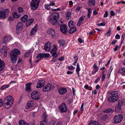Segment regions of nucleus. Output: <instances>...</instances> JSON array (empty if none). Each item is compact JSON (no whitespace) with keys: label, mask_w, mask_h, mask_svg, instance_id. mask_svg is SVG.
Segmentation results:
<instances>
[{"label":"nucleus","mask_w":125,"mask_h":125,"mask_svg":"<svg viewBox=\"0 0 125 125\" xmlns=\"http://www.w3.org/2000/svg\"><path fill=\"white\" fill-rule=\"evenodd\" d=\"M20 53V51L17 49H14L12 50L10 54V59L12 63L16 62L17 56Z\"/></svg>","instance_id":"1"},{"label":"nucleus","mask_w":125,"mask_h":125,"mask_svg":"<svg viewBox=\"0 0 125 125\" xmlns=\"http://www.w3.org/2000/svg\"><path fill=\"white\" fill-rule=\"evenodd\" d=\"M59 17V14L57 13H53L50 15V21L53 25H55L57 21V20Z\"/></svg>","instance_id":"2"},{"label":"nucleus","mask_w":125,"mask_h":125,"mask_svg":"<svg viewBox=\"0 0 125 125\" xmlns=\"http://www.w3.org/2000/svg\"><path fill=\"white\" fill-rule=\"evenodd\" d=\"M123 119V115L119 114L118 115H116L114 117L113 120V122L114 124H117L121 122Z\"/></svg>","instance_id":"3"},{"label":"nucleus","mask_w":125,"mask_h":125,"mask_svg":"<svg viewBox=\"0 0 125 125\" xmlns=\"http://www.w3.org/2000/svg\"><path fill=\"white\" fill-rule=\"evenodd\" d=\"M40 0H32L31 7L33 10H36L38 8Z\"/></svg>","instance_id":"4"},{"label":"nucleus","mask_w":125,"mask_h":125,"mask_svg":"<svg viewBox=\"0 0 125 125\" xmlns=\"http://www.w3.org/2000/svg\"><path fill=\"white\" fill-rule=\"evenodd\" d=\"M123 102L119 100L118 101V104L115 106V111L116 113H120L122 111L121 106L122 105Z\"/></svg>","instance_id":"5"},{"label":"nucleus","mask_w":125,"mask_h":125,"mask_svg":"<svg viewBox=\"0 0 125 125\" xmlns=\"http://www.w3.org/2000/svg\"><path fill=\"white\" fill-rule=\"evenodd\" d=\"M60 31L64 34H66L68 31L67 27L65 24L61 25L60 26Z\"/></svg>","instance_id":"6"},{"label":"nucleus","mask_w":125,"mask_h":125,"mask_svg":"<svg viewBox=\"0 0 125 125\" xmlns=\"http://www.w3.org/2000/svg\"><path fill=\"white\" fill-rule=\"evenodd\" d=\"M47 33L49 34L50 37L52 38H53L55 36L56 33L55 31L52 28L49 29L47 31Z\"/></svg>","instance_id":"7"},{"label":"nucleus","mask_w":125,"mask_h":125,"mask_svg":"<svg viewBox=\"0 0 125 125\" xmlns=\"http://www.w3.org/2000/svg\"><path fill=\"white\" fill-rule=\"evenodd\" d=\"M118 96L116 95L115 96H111L108 99V101L110 102L114 103L118 99Z\"/></svg>","instance_id":"8"},{"label":"nucleus","mask_w":125,"mask_h":125,"mask_svg":"<svg viewBox=\"0 0 125 125\" xmlns=\"http://www.w3.org/2000/svg\"><path fill=\"white\" fill-rule=\"evenodd\" d=\"M4 46L0 49V51L2 54L4 53V57H5L7 55L8 51L7 45Z\"/></svg>","instance_id":"9"},{"label":"nucleus","mask_w":125,"mask_h":125,"mask_svg":"<svg viewBox=\"0 0 125 125\" xmlns=\"http://www.w3.org/2000/svg\"><path fill=\"white\" fill-rule=\"evenodd\" d=\"M39 93L37 91H34L31 94L32 98L35 100H38L39 98Z\"/></svg>","instance_id":"10"},{"label":"nucleus","mask_w":125,"mask_h":125,"mask_svg":"<svg viewBox=\"0 0 125 125\" xmlns=\"http://www.w3.org/2000/svg\"><path fill=\"white\" fill-rule=\"evenodd\" d=\"M23 28V25L22 22H20L18 23L16 26V32L17 33H19L21 31Z\"/></svg>","instance_id":"11"},{"label":"nucleus","mask_w":125,"mask_h":125,"mask_svg":"<svg viewBox=\"0 0 125 125\" xmlns=\"http://www.w3.org/2000/svg\"><path fill=\"white\" fill-rule=\"evenodd\" d=\"M7 10H4L0 11V18L2 19H5L6 17V15L7 14V12H6Z\"/></svg>","instance_id":"12"},{"label":"nucleus","mask_w":125,"mask_h":125,"mask_svg":"<svg viewBox=\"0 0 125 125\" xmlns=\"http://www.w3.org/2000/svg\"><path fill=\"white\" fill-rule=\"evenodd\" d=\"M49 56V54L48 53H40L37 55L36 57L37 58H40V59H41L42 57H48Z\"/></svg>","instance_id":"13"},{"label":"nucleus","mask_w":125,"mask_h":125,"mask_svg":"<svg viewBox=\"0 0 125 125\" xmlns=\"http://www.w3.org/2000/svg\"><path fill=\"white\" fill-rule=\"evenodd\" d=\"M59 109L60 111L62 113L65 112L67 110L65 104L64 103L62 104L61 105L59 106Z\"/></svg>","instance_id":"14"},{"label":"nucleus","mask_w":125,"mask_h":125,"mask_svg":"<svg viewBox=\"0 0 125 125\" xmlns=\"http://www.w3.org/2000/svg\"><path fill=\"white\" fill-rule=\"evenodd\" d=\"M51 84L48 83L45 86L43 87L42 89V91L43 92L48 91L50 90L51 89Z\"/></svg>","instance_id":"15"},{"label":"nucleus","mask_w":125,"mask_h":125,"mask_svg":"<svg viewBox=\"0 0 125 125\" xmlns=\"http://www.w3.org/2000/svg\"><path fill=\"white\" fill-rule=\"evenodd\" d=\"M50 43L48 42L45 43L44 46V49L46 52H49L51 49L50 47Z\"/></svg>","instance_id":"16"},{"label":"nucleus","mask_w":125,"mask_h":125,"mask_svg":"<svg viewBox=\"0 0 125 125\" xmlns=\"http://www.w3.org/2000/svg\"><path fill=\"white\" fill-rule=\"evenodd\" d=\"M44 82L43 80H38L37 82L36 88H38L42 87L44 85Z\"/></svg>","instance_id":"17"},{"label":"nucleus","mask_w":125,"mask_h":125,"mask_svg":"<svg viewBox=\"0 0 125 125\" xmlns=\"http://www.w3.org/2000/svg\"><path fill=\"white\" fill-rule=\"evenodd\" d=\"M34 106V102L31 101H29L26 104L25 108L27 109H28L30 107Z\"/></svg>","instance_id":"18"},{"label":"nucleus","mask_w":125,"mask_h":125,"mask_svg":"<svg viewBox=\"0 0 125 125\" xmlns=\"http://www.w3.org/2000/svg\"><path fill=\"white\" fill-rule=\"evenodd\" d=\"M58 91L60 94H63L66 93V89L65 88L62 87L59 89Z\"/></svg>","instance_id":"19"},{"label":"nucleus","mask_w":125,"mask_h":125,"mask_svg":"<svg viewBox=\"0 0 125 125\" xmlns=\"http://www.w3.org/2000/svg\"><path fill=\"white\" fill-rule=\"evenodd\" d=\"M118 73H121L123 76L125 75V68L123 67L119 69Z\"/></svg>","instance_id":"20"},{"label":"nucleus","mask_w":125,"mask_h":125,"mask_svg":"<svg viewBox=\"0 0 125 125\" xmlns=\"http://www.w3.org/2000/svg\"><path fill=\"white\" fill-rule=\"evenodd\" d=\"M31 83H27L26 85V91L29 92L31 91V89L30 88V85Z\"/></svg>","instance_id":"21"},{"label":"nucleus","mask_w":125,"mask_h":125,"mask_svg":"<svg viewBox=\"0 0 125 125\" xmlns=\"http://www.w3.org/2000/svg\"><path fill=\"white\" fill-rule=\"evenodd\" d=\"M88 4L89 5L91 6H94L95 5V0H89Z\"/></svg>","instance_id":"22"},{"label":"nucleus","mask_w":125,"mask_h":125,"mask_svg":"<svg viewBox=\"0 0 125 125\" xmlns=\"http://www.w3.org/2000/svg\"><path fill=\"white\" fill-rule=\"evenodd\" d=\"M19 125H29V123L22 120H20L19 121Z\"/></svg>","instance_id":"23"},{"label":"nucleus","mask_w":125,"mask_h":125,"mask_svg":"<svg viewBox=\"0 0 125 125\" xmlns=\"http://www.w3.org/2000/svg\"><path fill=\"white\" fill-rule=\"evenodd\" d=\"M4 63L3 61L0 58V71L2 70L4 68Z\"/></svg>","instance_id":"24"},{"label":"nucleus","mask_w":125,"mask_h":125,"mask_svg":"<svg viewBox=\"0 0 125 125\" xmlns=\"http://www.w3.org/2000/svg\"><path fill=\"white\" fill-rule=\"evenodd\" d=\"M34 20L33 19H31L30 20H28L26 22V26L28 27L29 25L31 24L33 22Z\"/></svg>","instance_id":"25"},{"label":"nucleus","mask_w":125,"mask_h":125,"mask_svg":"<svg viewBox=\"0 0 125 125\" xmlns=\"http://www.w3.org/2000/svg\"><path fill=\"white\" fill-rule=\"evenodd\" d=\"M8 96H7L5 98L4 100V104L5 107L6 109L8 108L7 105H8Z\"/></svg>","instance_id":"26"},{"label":"nucleus","mask_w":125,"mask_h":125,"mask_svg":"<svg viewBox=\"0 0 125 125\" xmlns=\"http://www.w3.org/2000/svg\"><path fill=\"white\" fill-rule=\"evenodd\" d=\"M28 15H25L21 18V20L23 22H25L26 21L28 18Z\"/></svg>","instance_id":"27"},{"label":"nucleus","mask_w":125,"mask_h":125,"mask_svg":"<svg viewBox=\"0 0 125 125\" xmlns=\"http://www.w3.org/2000/svg\"><path fill=\"white\" fill-rule=\"evenodd\" d=\"M104 112L107 113H112L113 112H114V110L111 109H108L104 110Z\"/></svg>","instance_id":"28"},{"label":"nucleus","mask_w":125,"mask_h":125,"mask_svg":"<svg viewBox=\"0 0 125 125\" xmlns=\"http://www.w3.org/2000/svg\"><path fill=\"white\" fill-rule=\"evenodd\" d=\"M99 124L94 121H90L88 125H98Z\"/></svg>","instance_id":"29"},{"label":"nucleus","mask_w":125,"mask_h":125,"mask_svg":"<svg viewBox=\"0 0 125 125\" xmlns=\"http://www.w3.org/2000/svg\"><path fill=\"white\" fill-rule=\"evenodd\" d=\"M76 31V28L75 27H73L71 28L69 30V32L71 34L73 33L74 31Z\"/></svg>","instance_id":"30"},{"label":"nucleus","mask_w":125,"mask_h":125,"mask_svg":"<svg viewBox=\"0 0 125 125\" xmlns=\"http://www.w3.org/2000/svg\"><path fill=\"white\" fill-rule=\"evenodd\" d=\"M12 16L14 18H17L20 17L21 15L20 14L18 15L16 12H14L12 13Z\"/></svg>","instance_id":"31"},{"label":"nucleus","mask_w":125,"mask_h":125,"mask_svg":"<svg viewBox=\"0 0 125 125\" xmlns=\"http://www.w3.org/2000/svg\"><path fill=\"white\" fill-rule=\"evenodd\" d=\"M59 43L60 45H62V46H63L65 44V41L62 40H60L59 41Z\"/></svg>","instance_id":"32"},{"label":"nucleus","mask_w":125,"mask_h":125,"mask_svg":"<svg viewBox=\"0 0 125 125\" xmlns=\"http://www.w3.org/2000/svg\"><path fill=\"white\" fill-rule=\"evenodd\" d=\"M37 31L36 28L33 29L31 31L30 34L31 35H33L34 33L36 32Z\"/></svg>","instance_id":"33"},{"label":"nucleus","mask_w":125,"mask_h":125,"mask_svg":"<svg viewBox=\"0 0 125 125\" xmlns=\"http://www.w3.org/2000/svg\"><path fill=\"white\" fill-rule=\"evenodd\" d=\"M74 25V22L72 21H70L68 23V26L70 28L72 27L73 25Z\"/></svg>","instance_id":"34"},{"label":"nucleus","mask_w":125,"mask_h":125,"mask_svg":"<svg viewBox=\"0 0 125 125\" xmlns=\"http://www.w3.org/2000/svg\"><path fill=\"white\" fill-rule=\"evenodd\" d=\"M57 50V47L56 45H53V48L52 49L51 51L50 52V53H52L55 51H56Z\"/></svg>","instance_id":"35"},{"label":"nucleus","mask_w":125,"mask_h":125,"mask_svg":"<svg viewBox=\"0 0 125 125\" xmlns=\"http://www.w3.org/2000/svg\"><path fill=\"white\" fill-rule=\"evenodd\" d=\"M46 117V113L45 112L42 115V117L43 118V120H44V121H46L47 119Z\"/></svg>","instance_id":"36"},{"label":"nucleus","mask_w":125,"mask_h":125,"mask_svg":"<svg viewBox=\"0 0 125 125\" xmlns=\"http://www.w3.org/2000/svg\"><path fill=\"white\" fill-rule=\"evenodd\" d=\"M84 18L85 16L84 15L83 16L80 18L79 20L78 21L82 23L83 21Z\"/></svg>","instance_id":"37"},{"label":"nucleus","mask_w":125,"mask_h":125,"mask_svg":"<svg viewBox=\"0 0 125 125\" xmlns=\"http://www.w3.org/2000/svg\"><path fill=\"white\" fill-rule=\"evenodd\" d=\"M11 100L14 101L13 98L11 96H8V104H9V101H11Z\"/></svg>","instance_id":"38"},{"label":"nucleus","mask_w":125,"mask_h":125,"mask_svg":"<svg viewBox=\"0 0 125 125\" xmlns=\"http://www.w3.org/2000/svg\"><path fill=\"white\" fill-rule=\"evenodd\" d=\"M118 93V92L117 91H114L111 93V94L112 96H115V95H117V94Z\"/></svg>","instance_id":"39"},{"label":"nucleus","mask_w":125,"mask_h":125,"mask_svg":"<svg viewBox=\"0 0 125 125\" xmlns=\"http://www.w3.org/2000/svg\"><path fill=\"white\" fill-rule=\"evenodd\" d=\"M14 101H12L11 100V101H9V104L8 105H9V107H8V108L11 106L13 104Z\"/></svg>","instance_id":"40"},{"label":"nucleus","mask_w":125,"mask_h":125,"mask_svg":"<svg viewBox=\"0 0 125 125\" xmlns=\"http://www.w3.org/2000/svg\"><path fill=\"white\" fill-rule=\"evenodd\" d=\"M45 8L46 9L49 10L50 9L51 7H50V6L49 4H48L45 5Z\"/></svg>","instance_id":"41"},{"label":"nucleus","mask_w":125,"mask_h":125,"mask_svg":"<svg viewBox=\"0 0 125 125\" xmlns=\"http://www.w3.org/2000/svg\"><path fill=\"white\" fill-rule=\"evenodd\" d=\"M30 53V51H28L26 52L24 54V56L25 57H28Z\"/></svg>","instance_id":"42"},{"label":"nucleus","mask_w":125,"mask_h":125,"mask_svg":"<svg viewBox=\"0 0 125 125\" xmlns=\"http://www.w3.org/2000/svg\"><path fill=\"white\" fill-rule=\"evenodd\" d=\"M71 13L68 11L67 12L66 15V18H69L71 16Z\"/></svg>","instance_id":"43"},{"label":"nucleus","mask_w":125,"mask_h":125,"mask_svg":"<svg viewBox=\"0 0 125 125\" xmlns=\"http://www.w3.org/2000/svg\"><path fill=\"white\" fill-rule=\"evenodd\" d=\"M52 55L54 58H55L58 56V55L55 52H52Z\"/></svg>","instance_id":"44"},{"label":"nucleus","mask_w":125,"mask_h":125,"mask_svg":"<svg viewBox=\"0 0 125 125\" xmlns=\"http://www.w3.org/2000/svg\"><path fill=\"white\" fill-rule=\"evenodd\" d=\"M8 87V86L7 85H4L3 86H2L1 87L0 89L2 90H3L4 89H5L6 88H7Z\"/></svg>","instance_id":"45"},{"label":"nucleus","mask_w":125,"mask_h":125,"mask_svg":"<svg viewBox=\"0 0 125 125\" xmlns=\"http://www.w3.org/2000/svg\"><path fill=\"white\" fill-rule=\"evenodd\" d=\"M108 116L107 115H104L103 116V119L104 120H105L106 119L108 118Z\"/></svg>","instance_id":"46"},{"label":"nucleus","mask_w":125,"mask_h":125,"mask_svg":"<svg viewBox=\"0 0 125 125\" xmlns=\"http://www.w3.org/2000/svg\"><path fill=\"white\" fill-rule=\"evenodd\" d=\"M80 70L79 65L78 64H77V68L76 69V72H79Z\"/></svg>","instance_id":"47"},{"label":"nucleus","mask_w":125,"mask_h":125,"mask_svg":"<svg viewBox=\"0 0 125 125\" xmlns=\"http://www.w3.org/2000/svg\"><path fill=\"white\" fill-rule=\"evenodd\" d=\"M46 121H42L40 123V125H46Z\"/></svg>","instance_id":"48"},{"label":"nucleus","mask_w":125,"mask_h":125,"mask_svg":"<svg viewBox=\"0 0 125 125\" xmlns=\"http://www.w3.org/2000/svg\"><path fill=\"white\" fill-rule=\"evenodd\" d=\"M105 25V23L104 22H102L100 23V24H97V25L98 26H104Z\"/></svg>","instance_id":"49"},{"label":"nucleus","mask_w":125,"mask_h":125,"mask_svg":"<svg viewBox=\"0 0 125 125\" xmlns=\"http://www.w3.org/2000/svg\"><path fill=\"white\" fill-rule=\"evenodd\" d=\"M49 5L50 6H53L55 5V3L54 2L51 1L50 2L49 4Z\"/></svg>","instance_id":"50"},{"label":"nucleus","mask_w":125,"mask_h":125,"mask_svg":"<svg viewBox=\"0 0 125 125\" xmlns=\"http://www.w3.org/2000/svg\"><path fill=\"white\" fill-rule=\"evenodd\" d=\"M8 39V38L7 37H4L3 39V40L4 41L3 42V43H5L6 42V41H7V40Z\"/></svg>","instance_id":"51"},{"label":"nucleus","mask_w":125,"mask_h":125,"mask_svg":"<svg viewBox=\"0 0 125 125\" xmlns=\"http://www.w3.org/2000/svg\"><path fill=\"white\" fill-rule=\"evenodd\" d=\"M14 20V18L12 17H9L8 18V21H13Z\"/></svg>","instance_id":"52"},{"label":"nucleus","mask_w":125,"mask_h":125,"mask_svg":"<svg viewBox=\"0 0 125 125\" xmlns=\"http://www.w3.org/2000/svg\"><path fill=\"white\" fill-rule=\"evenodd\" d=\"M110 15L111 16H114L115 15V12L113 10H112L111 11Z\"/></svg>","instance_id":"53"},{"label":"nucleus","mask_w":125,"mask_h":125,"mask_svg":"<svg viewBox=\"0 0 125 125\" xmlns=\"http://www.w3.org/2000/svg\"><path fill=\"white\" fill-rule=\"evenodd\" d=\"M68 68L69 69H75V67H73L72 65L68 67Z\"/></svg>","instance_id":"54"},{"label":"nucleus","mask_w":125,"mask_h":125,"mask_svg":"<svg viewBox=\"0 0 125 125\" xmlns=\"http://www.w3.org/2000/svg\"><path fill=\"white\" fill-rule=\"evenodd\" d=\"M18 10L19 11V12H21L23 10L22 8L21 7H19L18 8Z\"/></svg>","instance_id":"55"},{"label":"nucleus","mask_w":125,"mask_h":125,"mask_svg":"<svg viewBox=\"0 0 125 125\" xmlns=\"http://www.w3.org/2000/svg\"><path fill=\"white\" fill-rule=\"evenodd\" d=\"M117 42V40H113V41L111 42V44L112 45H114Z\"/></svg>","instance_id":"56"},{"label":"nucleus","mask_w":125,"mask_h":125,"mask_svg":"<svg viewBox=\"0 0 125 125\" xmlns=\"http://www.w3.org/2000/svg\"><path fill=\"white\" fill-rule=\"evenodd\" d=\"M81 7H77L75 10L76 12L79 11V10L81 9Z\"/></svg>","instance_id":"57"},{"label":"nucleus","mask_w":125,"mask_h":125,"mask_svg":"<svg viewBox=\"0 0 125 125\" xmlns=\"http://www.w3.org/2000/svg\"><path fill=\"white\" fill-rule=\"evenodd\" d=\"M100 79V77H98L97 78L95 81L94 83H97L98 81H99Z\"/></svg>","instance_id":"58"},{"label":"nucleus","mask_w":125,"mask_h":125,"mask_svg":"<svg viewBox=\"0 0 125 125\" xmlns=\"http://www.w3.org/2000/svg\"><path fill=\"white\" fill-rule=\"evenodd\" d=\"M120 36L118 34H116L115 36V38L116 39H119L120 38Z\"/></svg>","instance_id":"59"},{"label":"nucleus","mask_w":125,"mask_h":125,"mask_svg":"<svg viewBox=\"0 0 125 125\" xmlns=\"http://www.w3.org/2000/svg\"><path fill=\"white\" fill-rule=\"evenodd\" d=\"M84 104L83 103H82L81 106V108L80 109V110L81 111H83L84 110L83 109Z\"/></svg>","instance_id":"60"},{"label":"nucleus","mask_w":125,"mask_h":125,"mask_svg":"<svg viewBox=\"0 0 125 125\" xmlns=\"http://www.w3.org/2000/svg\"><path fill=\"white\" fill-rule=\"evenodd\" d=\"M108 16V13L107 11H106L104 15V17H107Z\"/></svg>","instance_id":"61"},{"label":"nucleus","mask_w":125,"mask_h":125,"mask_svg":"<svg viewBox=\"0 0 125 125\" xmlns=\"http://www.w3.org/2000/svg\"><path fill=\"white\" fill-rule=\"evenodd\" d=\"M98 71V69H97L96 70H94L92 72V74H94L96 72H97Z\"/></svg>","instance_id":"62"},{"label":"nucleus","mask_w":125,"mask_h":125,"mask_svg":"<svg viewBox=\"0 0 125 125\" xmlns=\"http://www.w3.org/2000/svg\"><path fill=\"white\" fill-rule=\"evenodd\" d=\"M91 9L89 8L88 10V14L90 15L91 14L92 12L91 11Z\"/></svg>","instance_id":"63"},{"label":"nucleus","mask_w":125,"mask_h":125,"mask_svg":"<svg viewBox=\"0 0 125 125\" xmlns=\"http://www.w3.org/2000/svg\"><path fill=\"white\" fill-rule=\"evenodd\" d=\"M3 104V102L2 100L0 99V106H2Z\"/></svg>","instance_id":"64"}]
</instances>
